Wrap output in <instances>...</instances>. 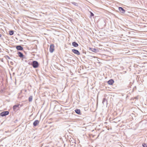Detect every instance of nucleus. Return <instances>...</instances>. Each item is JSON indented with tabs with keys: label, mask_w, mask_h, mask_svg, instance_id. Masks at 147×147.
Masks as SVG:
<instances>
[{
	"label": "nucleus",
	"mask_w": 147,
	"mask_h": 147,
	"mask_svg": "<svg viewBox=\"0 0 147 147\" xmlns=\"http://www.w3.org/2000/svg\"><path fill=\"white\" fill-rule=\"evenodd\" d=\"M9 112L8 111H4L0 113V115L1 116H4L9 114Z\"/></svg>",
	"instance_id": "nucleus-3"
},
{
	"label": "nucleus",
	"mask_w": 147,
	"mask_h": 147,
	"mask_svg": "<svg viewBox=\"0 0 147 147\" xmlns=\"http://www.w3.org/2000/svg\"><path fill=\"white\" fill-rule=\"evenodd\" d=\"M72 51L73 53L77 55H79L80 54V52L77 50L73 49L72 50Z\"/></svg>",
	"instance_id": "nucleus-4"
},
{
	"label": "nucleus",
	"mask_w": 147,
	"mask_h": 147,
	"mask_svg": "<svg viewBox=\"0 0 147 147\" xmlns=\"http://www.w3.org/2000/svg\"><path fill=\"white\" fill-rule=\"evenodd\" d=\"M89 49L91 51L94 52H96V49L95 48H89Z\"/></svg>",
	"instance_id": "nucleus-12"
},
{
	"label": "nucleus",
	"mask_w": 147,
	"mask_h": 147,
	"mask_svg": "<svg viewBox=\"0 0 147 147\" xmlns=\"http://www.w3.org/2000/svg\"><path fill=\"white\" fill-rule=\"evenodd\" d=\"M90 13H91V16H94V14L92 12H91Z\"/></svg>",
	"instance_id": "nucleus-17"
},
{
	"label": "nucleus",
	"mask_w": 147,
	"mask_h": 147,
	"mask_svg": "<svg viewBox=\"0 0 147 147\" xmlns=\"http://www.w3.org/2000/svg\"><path fill=\"white\" fill-rule=\"evenodd\" d=\"M39 121L38 120H36L33 123V125L36 126L39 123Z\"/></svg>",
	"instance_id": "nucleus-6"
},
{
	"label": "nucleus",
	"mask_w": 147,
	"mask_h": 147,
	"mask_svg": "<svg viewBox=\"0 0 147 147\" xmlns=\"http://www.w3.org/2000/svg\"><path fill=\"white\" fill-rule=\"evenodd\" d=\"M72 45L75 47H78V45L76 42H74L72 43Z\"/></svg>",
	"instance_id": "nucleus-9"
},
{
	"label": "nucleus",
	"mask_w": 147,
	"mask_h": 147,
	"mask_svg": "<svg viewBox=\"0 0 147 147\" xmlns=\"http://www.w3.org/2000/svg\"><path fill=\"white\" fill-rule=\"evenodd\" d=\"M16 48L18 50H22L23 49V48L20 46H18L16 47Z\"/></svg>",
	"instance_id": "nucleus-8"
},
{
	"label": "nucleus",
	"mask_w": 147,
	"mask_h": 147,
	"mask_svg": "<svg viewBox=\"0 0 147 147\" xmlns=\"http://www.w3.org/2000/svg\"><path fill=\"white\" fill-rule=\"evenodd\" d=\"M9 34L11 35L13 34L14 32L13 31H10L9 32Z\"/></svg>",
	"instance_id": "nucleus-14"
},
{
	"label": "nucleus",
	"mask_w": 147,
	"mask_h": 147,
	"mask_svg": "<svg viewBox=\"0 0 147 147\" xmlns=\"http://www.w3.org/2000/svg\"><path fill=\"white\" fill-rule=\"evenodd\" d=\"M29 99L30 101H31L32 100V96L29 97Z\"/></svg>",
	"instance_id": "nucleus-16"
},
{
	"label": "nucleus",
	"mask_w": 147,
	"mask_h": 147,
	"mask_svg": "<svg viewBox=\"0 0 147 147\" xmlns=\"http://www.w3.org/2000/svg\"><path fill=\"white\" fill-rule=\"evenodd\" d=\"M114 82V81L113 79L110 80L107 82L108 84L110 85H112Z\"/></svg>",
	"instance_id": "nucleus-5"
},
{
	"label": "nucleus",
	"mask_w": 147,
	"mask_h": 147,
	"mask_svg": "<svg viewBox=\"0 0 147 147\" xmlns=\"http://www.w3.org/2000/svg\"><path fill=\"white\" fill-rule=\"evenodd\" d=\"M75 111L78 114L80 115L81 114L80 110L79 109H76L75 110Z\"/></svg>",
	"instance_id": "nucleus-11"
},
{
	"label": "nucleus",
	"mask_w": 147,
	"mask_h": 147,
	"mask_svg": "<svg viewBox=\"0 0 147 147\" xmlns=\"http://www.w3.org/2000/svg\"><path fill=\"white\" fill-rule=\"evenodd\" d=\"M18 56L20 57H22L24 56L23 54L20 52H18Z\"/></svg>",
	"instance_id": "nucleus-13"
},
{
	"label": "nucleus",
	"mask_w": 147,
	"mask_h": 147,
	"mask_svg": "<svg viewBox=\"0 0 147 147\" xmlns=\"http://www.w3.org/2000/svg\"><path fill=\"white\" fill-rule=\"evenodd\" d=\"M20 104H18V105H15L13 107V109L14 111L16 110V108L17 107H19V106L20 105Z\"/></svg>",
	"instance_id": "nucleus-10"
},
{
	"label": "nucleus",
	"mask_w": 147,
	"mask_h": 147,
	"mask_svg": "<svg viewBox=\"0 0 147 147\" xmlns=\"http://www.w3.org/2000/svg\"><path fill=\"white\" fill-rule=\"evenodd\" d=\"M54 50V46L53 44H51L50 46L49 51L51 53L53 52Z\"/></svg>",
	"instance_id": "nucleus-2"
},
{
	"label": "nucleus",
	"mask_w": 147,
	"mask_h": 147,
	"mask_svg": "<svg viewBox=\"0 0 147 147\" xmlns=\"http://www.w3.org/2000/svg\"><path fill=\"white\" fill-rule=\"evenodd\" d=\"M32 66L34 68H37L38 66V62L36 61H34L33 62Z\"/></svg>",
	"instance_id": "nucleus-1"
},
{
	"label": "nucleus",
	"mask_w": 147,
	"mask_h": 147,
	"mask_svg": "<svg viewBox=\"0 0 147 147\" xmlns=\"http://www.w3.org/2000/svg\"><path fill=\"white\" fill-rule=\"evenodd\" d=\"M119 9L120 11H121L122 13H124L125 12V10L121 7H119Z\"/></svg>",
	"instance_id": "nucleus-7"
},
{
	"label": "nucleus",
	"mask_w": 147,
	"mask_h": 147,
	"mask_svg": "<svg viewBox=\"0 0 147 147\" xmlns=\"http://www.w3.org/2000/svg\"><path fill=\"white\" fill-rule=\"evenodd\" d=\"M1 35L0 34V37H1Z\"/></svg>",
	"instance_id": "nucleus-18"
},
{
	"label": "nucleus",
	"mask_w": 147,
	"mask_h": 147,
	"mask_svg": "<svg viewBox=\"0 0 147 147\" xmlns=\"http://www.w3.org/2000/svg\"><path fill=\"white\" fill-rule=\"evenodd\" d=\"M142 146L143 147H147V146L145 143H143L142 144Z\"/></svg>",
	"instance_id": "nucleus-15"
}]
</instances>
